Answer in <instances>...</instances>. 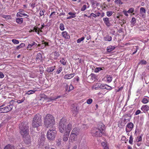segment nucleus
Wrapping results in <instances>:
<instances>
[{
    "instance_id": "nucleus-42",
    "label": "nucleus",
    "mask_w": 149,
    "mask_h": 149,
    "mask_svg": "<svg viewBox=\"0 0 149 149\" xmlns=\"http://www.w3.org/2000/svg\"><path fill=\"white\" fill-rule=\"evenodd\" d=\"M36 91V90H30L27 92L26 94L28 95L34 93Z\"/></svg>"
},
{
    "instance_id": "nucleus-6",
    "label": "nucleus",
    "mask_w": 149,
    "mask_h": 149,
    "mask_svg": "<svg viewBox=\"0 0 149 149\" xmlns=\"http://www.w3.org/2000/svg\"><path fill=\"white\" fill-rule=\"evenodd\" d=\"M134 125L132 122L128 123L126 127V132H129L133 129L134 127Z\"/></svg>"
},
{
    "instance_id": "nucleus-29",
    "label": "nucleus",
    "mask_w": 149,
    "mask_h": 149,
    "mask_svg": "<svg viewBox=\"0 0 149 149\" xmlns=\"http://www.w3.org/2000/svg\"><path fill=\"white\" fill-rule=\"evenodd\" d=\"M4 149H15V148L13 146L8 144L5 147Z\"/></svg>"
},
{
    "instance_id": "nucleus-60",
    "label": "nucleus",
    "mask_w": 149,
    "mask_h": 149,
    "mask_svg": "<svg viewBox=\"0 0 149 149\" xmlns=\"http://www.w3.org/2000/svg\"><path fill=\"white\" fill-rule=\"evenodd\" d=\"M60 96H58L57 97H51L50 99H51V100H56V99L60 98Z\"/></svg>"
},
{
    "instance_id": "nucleus-8",
    "label": "nucleus",
    "mask_w": 149,
    "mask_h": 149,
    "mask_svg": "<svg viewBox=\"0 0 149 149\" xmlns=\"http://www.w3.org/2000/svg\"><path fill=\"white\" fill-rule=\"evenodd\" d=\"M45 136L44 134H42L40 139V144L39 146H42L45 144Z\"/></svg>"
},
{
    "instance_id": "nucleus-44",
    "label": "nucleus",
    "mask_w": 149,
    "mask_h": 149,
    "mask_svg": "<svg viewBox=\"0 0 149 149\" xmlns=\"http://www.w3.org/2000/svg\"><path fill=\"white\" fill-rule=\"evenodd\" d=\"M102 70V68H97L95 69V72H98L99 71H101Z\"/></svg>"
},
{
    "instance_id": "nucleus-4",
    "label": "nucleus",
    "mask_w": 149,
    "mask_h": 149,
    "mask_svg": "<svg viewBox=\"0 0 149 149\" xmlns=\"http://www.w3.org/2000/svg\"><path fill=\"white\" fill-rule=\"evenodd\" d=\"M56 135V132L55 127H50L47 131V137L49 140H54Z\"/></svg>"
},
{
    "instance_id": "nucleus-64",
    "label": "nucleus",
    "mask_w": 149,
    "mask_h": 149,
    "mask_svg": "<svg viewBox=\"0 0 149 149\" xmlns=\"http://www.w3.org/2000/svg\"><path fill=\"white\" fill-rule=\"evenodd\" d=\"M4 77V74L1 72H0V78H3Z\"/></svg>"
},
{
    "instance_id": "nucleus-31",
    "label": "nucleus",
    "mask_w": 149,
    "mask_h": 149,
    "mask_svg": "<svg viewBox=\"0 0 149 149\" xmlns=\"http://www.w3.org/2000/svg\"><path fill=\"white\" fill-rule=\"evenodd\" d=\"M60 62L63 65H65L66 64L67 61L64 58H62V59L60 61Z\"/></svg>"
},
{
    "instance_id": "nucleus-18",
    "label": "nucleus",
    "mask_w": 149,
    "mask_h": 149,
    "mask_svg": "<svg viewBox=\"0 0 149 149\" xmlns=\"http://www.w3.org/2000/svg\"><path fill=\"white\" fill-rule=\"evenodd\" d=\"M62 36L66 39H69L70 38V36L66 31L62 32Z\"/></svg>"
},
{
    "instance_id": "nucleus-2",
    "label": "nucleus",
    "mask_w": 149,
    "mask_h": 149,
    "mask_svg": "<svg viewBox=\"0 0 149 149\" xmlns=\"http://www.w3.org/2000/svg\"><path fill=\"white\" fill-rule=\"evenodd\" d=\"M45 124L47 128L54 127L55 121L54 117L50 114H47L45 116L44 120Z\"/></svg>"
},
{
    "instance_id": "nucleus-25",
    "label": "nucleus",
    "mask_w": 149,
    "mask_h": 149,
    "mask_svg": "<svg viewBox=\"0 0 149 149\" xmlns=\"http://www.w3.org/2000/svg\"><path fill=\"white\" fill-rule=\"evenodd\" d=\"M107 82L109 83L111 82L112 80V77L110 75H107L106 77Z\"/></svg>"
},
{
    "instance_id": "nucleus-57",
    "label": "nucleus",
    "mask_w": 149,
    "mask_h": 149,
    "mask_svg": "<svg viewBox=\"0 0 149 149\" xmlns=\"http://www.w3.org/2000/svg\"><path fill=\"white\" fill-rule=\"evenodd\" d=\"M56 12H52L50 15L49 17L50 18H53L54 17V15H55Z\"/></svg>"
},
{
    "instance_id": "nucleus-45",
    "label": "nucleus",
    "mask_w": 149,
    "mask_h": 149,
    "mask_svg": "<svg viewBox=\"0 0 149 149\" xmlns=\"http://www.w3.org/2000/svg\"><path fill=\"white\" fill-rule=\"evenodd\" d=\"M84 39V37H82L81 38H79L77 40V43H80L81 41L83 40Z\"/></svg>"
},
{
    "instance_id": "nucleus-61",
    "label": "nucleus",
    "mask_w": 149,
    "mask_h": 149,
    "mask_svg": "<svg viewBox=\"0 0 149 149\" xmlns=\"http://www.w3.org/2000/svg\"><path fill=\"white\" fill-rule=\"evenodd\" d=\"M42 149H49V146L48 145H46L45 146H44V145L42 146Z\"/></svg>"
},
{
    "instance_id": "nucleus-63",
    "label": "nucleus",
    "mask_w": 149,
    "mask_h": 149,
    "mask_svg": "<svg viewBox=\"0 0 149 149\" xmlns=\"http://www.w3.org/2000/svg\"><path fill=\"white\" fill-rule=\"evenodd\" d=\"M141 113V111L139 110H138L136 111L135 113V115H137Z\"/></svg>"
},
{
    "instance_id": "nucleus-35",
    "label": "nucleus",
    "mask_w": 149,
    "mask_h": 149,
    "mask_svg": "<svg viewBox=\"0 0 149 149\" xmlns=\"http://www.w3.org/2000/svg\"><path fill=\"white\" fill-rule=\"evenodd\" d=\"M147 61L144 60H141L140 62L138 64L140 65H146L147 64Z\"/></svg>"
},
{
    "instance_id": "nucleus-62",
    "label": "nucleus",
    "mask_w": 149,
    "mask_h": 149,
    "mask_svg": "<svg viewBox=\"0 0 149 149\" xmlns=\"http://www.w3.org/2000/svg\"><path fill=\"white\" fill-rule=\"evenodd\" d=\"M135 47H136L135 51L132 53V55L136 53L137 52L138 50L139 49V47L138 46H135Z\"/></svg>"
},
{
    "instance_id": "nucleus-43",
    "label": "nucleus",
    "mask_w": 149,
    "mask_h": 149,
    "mask_svg": "<svg viewBox=\"0 0 149 149\" xmlns=\"http://www.w3.org/2000/svg\"><path fill=\"white\" fill-rule=\"evenodd\" d=\"M114 2L117 4H122L123 3L121 0H115Z\"/></svg>"
},
{
    "instance_id": "nucleus-41",
    "label": "nucleus",
    "mask_w": 149,
    "mask_h": 149,
    "mask_svg": "<svg viewBox=\"0 0 149 149\" xmlns=\"http://www.w3.org/2000/svg\"><path fill=\"white\" fill-rule=\"evenodd\" d=\"M54 58L56 59L59 56V53L56 52H54Z\"/></svg>"
},
{
    "instance_id": "nucleus-40",
    "label": "nucleus",
    "mask_w": 149,
    "mask_h": 149,
    "mask_svg": "<svg viewBox=\"0 0 149 149\" xmlns=\"http://www.w3.org/2000/svg\"><path fill=\"white\" fill-rule=\"evenodd\" d=\"M37 45V44L35 42H33L31 44H29L28 45V46L27 47V49H28V48L30 47H31L33 46V45Z\"/></svg>"
},
{
    "instance_id": "nucleus-7",
    "label": "nucleus",
    "mask_w": 149,
    "mask_h": 149,
    "mask_svg": "<svg viewBox=\"0 0 149 149\" xmlns=\"http://www.w3.org/2000/svg\"><path fill=\"white\" fill-rule=\"evenodd\" d=\"M15 102L13 100H11L9 103H8V104L7 106H6V109L7 110V111L9 112L11 111L14 106V103Z\"/></svg>"
},
{
    "instance_id": "nucleus-48",
    "label": "nucleus",
    "mask_w": 149,
    "mask_h": 149,
    "mask_svg": "<svg viewBox=\"0 0 149 149\" xmlns=\"http://www.w3.org/2000/svg\"><path fill=\"white\" fill-rule=\"evenodd\" d=\"M121 140L122 141H125V142L126 143V141H128V139L125 136H122L121 137Z\"/></svg>"
},
{
    "instance_id": "nucleus-26",
    "label": "nucleus",
    "mask_w": 149,
    "mask_h": 149,
    "mask_svg": "<svg viewBox=\"0 0 149 149\" xmlns=\"http://www.w3.org/2000/svg\"><path fill=\"white\" fill-rule=\"evenodd\" d=\"M38 126H40L42 125V120L41 119V117L40 115L38 116Z\"/></svg>"
},
{
    "instance_id": "nucleus-14",
    "label": "nucleus",
    "mask_w": 149,
    "mask_h": 149,
    "mask_svg": "<svg viewBox=\"0 0 149 149\" xmlns=\"http://www.w3.org/2000/svg\"><path fill=\"white\" fill-rule=\"evenodd\" d=\"M146 10L143 7H141L140 9V13L143 17H145L146 16Z\"/></svg>"
},
{
    "instance_id": "nucleus-53",
    "label": "nucleus",
    "mask_w": 149,
    "mask_h": 149,
    "mask_svg": "<svg viewBox=\"0 0 149 149\" xmlns=\"http://www.w3.org/2000/svg\"><path fill=\"white\" fill-rule=\"evenodd\" d=\"M142 140V137L141 136H140L137 137L136 141L137 142H139L141 141Z\"/></svg>"
},
{
    "instance_id": "nucleus-22",
    "label": "nucleus",
    "mask_w": 149,
    "mask_h": 149,
    "mask_svg": "<svg viewBox=\"0 0 149 149\" xmlns=\"http://www.w3.org/2000/svg\"><path fill=\"white\" fill-rule=\"evenodd\" d=\"M125 117L126 118L124 119V121H129L131 119V115L130 114H127L124 115Z\"/></svg>"
},
{
    "instance_id": "nucleus-15",
    "label": "nucleus",
    "mask_w": 149,
    "mask_h": 149,
    "mask_svg": "<svg viewBox=\"0 0 149 149\" xmlns=\"http://www.w3.org/2000/svg\"><path fill=\"white\" fill-rule=\"evenodd\" d=\"M68 14L70 16L67 18V19H70L74 18L76 17V13L75 12H70L68 13Z\"/></svg>"
},
{
    "instance_id": "nucleus-23",
    "label": "nucleus",
    "mask_w": 149,
    "mask_h": 149,
    "mask_svg": "<svg viewBox=\"0 0 149 149\" xmlns=\"http://www.w3.org/2000/svg\"><path fill=\"white\" fill-rule=\"evenodd\" d=\"M115 47L114 46L110 45L107 48V51L108 52H110L113 50L115 49Z\"/></svg>"
},
{
    "instance_id": "nucleus-24",
    "label": "nucleus",
    "mask_w": 149,
    "mask_h": 149,
    "mask_svg": "<svg viewBox=\"0 0 149 149\" xmlns=\"http://www.w3.org/2000/svg\"><path fill=\"white\" fill-rule=\"evenodd\" d=\"M56 67L55 66H53L51 67H48L47 68V71L48 72H53L55 69Z\"/></svg>"
},
{
    "instance_id": "nucleus-20",
    "label": "nucleus",
    "mask_w": 149,
    "mask_h": 149,
    "mask_svg": "<svg viewBox=\"0 0 149 149\" xmlns=\"http://www.w3.org/2000/svg\"><path fill=\"white\" fill-rule=\"evenodd\" d=\"M5 105L4 104H3L0 106V113H7L8 112L6 109V107H3Z\"/></svg>"
},
{
    "instance_id": "nucleus-55",
    "label": "nucleus",
    "mask_w": 149,
    "mask_h": 149,
    "mask_svg": "<svg viewBox=\"0 0 149 149\" xmlns=\"http://www.w3.org/2000/svg\"><path fill=\"white\" fill-rule=\"evenodd\" d=\"M86 6L85 5H84L81 9V11H84L86 10Z\"/></svg>"
},
{
    "instance_id": "nucleus-58",
    "label": "nucleus",
    "mask_w": 149,
    "mask_h": 149,
    "mask_svg": "<svg viewBox=\"0 0 149 149\" xmlns=\"http://www.w3.org/2000/svg\"><path fill=\"white\" fill-rule=\"evenodd\" d=\"M91 16H93L95 18H96L97 17V15L93 13H92L90 15L88 16V17L90 18Z\"/></svg>"
},
{
    "instance_id": "nucleus-52",
    "label": "nucleus",
    "mask_w": 149,
    "mask_h": 149,
    "mask_svg": "<svg viewBox=\"0 0 149 149\" xmlns=\"http://www.w3.org/2000/svg\"><path fill=\"white\" fill-rule=\"evenodd\" d=\"M134 8H130L127 11V12L128 13H132L134 11Z\"/></svg>"
},
{
    "instance_id": "nucleus-32",
    "label": "nucleus",
    "mask_w": 149,
    "mask_h": 149,
    "mask_svg": "<svg viewBox=\"0 0 149 149\" xmlns=\"http://www.w3.org/2000/svg\"><path fill=\"white\" fill-rule=\"evenodd\" d=\"M42 57L41 54L39 53L38 54V61L40 62H42Z\"/></svg>"
},
{
    "instance_id": "nucleus-51",
    "label": "nucleus",
    "mask_w": 149,
    "mask_h": 149,
    "mask_svg": "<svg viewBox=\"0 0 149 149\" xmlns=\"http://www.w3.org/2000/svg\"><path fill=\"white\" fill-rule=\"evenodd\" d=\"M92 99L91 98H89L87 100L86 102L88 104H90L92 103Z\"/></svg>"
},
{
    "instance_id": "nucleus-12",
    "label": "nucleus",
    "mask_w": 149,
    "mask_h": 149,
    "mask_svg": "<svg viewBox=\"0 0 149 149\" xmlns=\"http://www.w3.org/2000/svg\"><path fill=\"white\" fill-rule=\"evenodd\" d=\"M103 20L104 23L107 27H109L110 26L111 24L110 23L109 19L108 18L104 17L103 18Z\"/></svg>"
},
{
    "instance_id": "nucleus-36",
    "label": "nucleus",
    "mask_w": 149,
    "mask_h": 149,
    "mask_svg": "<svg viewBox=\"0 0 149 149\" xmlns=\"http://www.w3.org/2000/svg\"><path fill=\"white\" fill-rule=\"evenodd\" d=\"M25 46V44L24 43H21L20 45L18 46H17L16 47V49H19Z\"/></svg>"
},
{
    "instance_id": "nucleus-50",
    "label": "nucleus",
    "mask_w": 149,
    "mask_h": 149,
    "mask_svg": "<svg viewBox=\"0 0 149 149\" xmlns=\"http://www.w3.org/2000/svg\"><path fill=\"white\" fill-rule=\"evenodd\" d=\"M119 23L121 24V25L122 26L124 24H125L126 22V21H123V20L121 19H119Z\"/></svg>"
},
{
    "instance_id": "nucleus-39",
    "label": "nucleus",
    "mask_w": 149,
    "mask_h": 149,
    "mask_svg": "<svg viewBox=\"0 0 149 149\" xmlns=\"http://www.w3.org/2000/svg\"><path fill=\"white\" fill-rule=\"evenodd\" d=\"M131 24L134 25L136 23V19L135 17H133L130 22Z\"/></svg>"
},
{
    "instance_id": "nucleus-56",
    "label": "nucleus",
    "mask_w": 149,
    "mask_h": 149,
    "mask_svg": "<svg viewBox=\"0 0 149 149\" xmlns=\"http://www.w3.org/2000/svg\"><path fill=\"white\" fill-rule=\"evenodd\" d=\"M74 88V87L71 84L69 86V89L68 90V91L70 92Z\"/></svg>"
},
{
    "instance_id": "nucleus-54",
    "label": "nucleus",
    "mask_w": 149,
    "mask_h": 149,
    "mask_svg": "<svg viewBox=\"0 0 149 149\" xmlns=\"http://www.w3.org/2000/svg\"><path fill=\"white\" fill-rule=\"evenodd\" d=\"M77 108L76 107L74 109V111H73L72 112L73 114H74V116H75L77 113L78 112L77 110Z\"/></svg>"
},
{
    "instance_id": "nucleus-46",
    "label": "nucleus",
    "mask_w": 149,
    "mask_h": 149,
    "mask_svg": "<svg viewBox=\"0 0 149 149\" xmlns=\"http://www.w3.org/2000/svg\"><path fill=\"white\" fill-rule=\"evenodd\" d=\"M59 28L61 30H63L64 29V24L62 23H61L60 25Z\"/></svg>"
},
{
    "instance_id": "nucleus-49",
    "label": "nucleus",
    "mask_w": 149,
    "mask_h": 149,
    "mask_svg": "<svg viewBox=\"0 0 149 149\" xmlns=\"http://www.w3.org/2000/svg\"><path fill=\"white\" fill-rule=\"evenodd\" d=\"M133 138L132 135H131L129 141V143L130 144H132L133 143Z\"/></svg>"
},
{
    "instance_id": "nucleus-19",
    "label": "nucleus",
    "mask_w": 149,
    "mask_h": 149,
    "mask_svg": "<svg viewBox=\"0 0 149 149\" xmlns=\"http://www.w3.org/2000/svg\"><path fill=\"white\" fill-rule=\"evenodd\" d=\"M42 44H38V47H40L41 48H44L46 46L48 45L47 42H45L44 40L41 42Z\"/></svg>"
},
{
    "instance_id": "nucleus-5",
    "label": "nucleus",
    "mask_w": 149,
    "mask_h": 149,
    "mask_svg": "<svg viewBox=\"0 0 149 149\" xmlns=\"http://www.w3.org/2000/svg\"><path fill=\"white\" fill-rule=\"evenodd\" d=\"M102 132L101 130H100L99 129L96 127L92 130L91 134L93 136L100 137L102 136Z\"/></svg>"
},
{
    "instance_id": "nucleus-11",
    "label": "nucleus",
    "mask_w": 149,
    "mask_h": 149,
    "mask_svg": "<svg viewBox=\"0 0 149 149\" xmlns=\"http://www.w3.org/2000/svg\"><path fill=\"white\" fill-rule=\"evenodd\" d=\"M100 87L101 88L106 89L109 90H111L112 89L111 86L106 84H101L100 86Z\"/></svg>"
},
{
    "instance_id": "nucleus-33",
    "label": "nucleus",
    "mask_w": 149,
    "mask_h": 149,
    "mask_svg": "<svg viewBox=\"0 0 149 149\" xmlns=\"http://www.w3.org/2000/svg\"><path fill=\"white\" fill-rule=\"evenodd\" d=\"M104 40L108 41H111L112 40V37L108 36H106L104 38Z\"/></svg>"
},
{
    "instance_id": "nucleus-37",
    "label": "nucleus",
    "mask_w": 149,
    "mask_h": 149,
    "mask_svg": "<svg viewBox=\"0 0 149 149\" xmlns=\"http://www.w3.org/2000/svg\"><path fill=\"white\" fill-rule=\"evenodd\" d=\"M149 101V99H147L146 98H144L143 99L142 102L144 104L148 103Z\"/></svg>"
},
{
    "instance_id": "nucleus-16",
    "label": "nucleus",
    "mask_w": 149,
    "mask_h": 149,
    "mask_svg": "<svg viewBox=\"0 0 149 149\" xmlns=\"http://www.w3.org/2000/svg\"><path fill=\"white\" fill-rule=\"evenodd\" d=\"M74 76V74H67L64 76V78L65 79H70L72 78Z\"/></svg>"
},
{
    "instance_id": "nucleus-1",
    "label": "nucleus",
    "mask_w": 149,
    "mask_h": 149,
    "mask_svg": "<svg viewBox=\"0 0 149 149\" xmlns=\"http://www.w3.org/2000/svg\"><path fill=\"white\" fill-rule=\"evenodd\" d=\"M66 120L64 118H62L59 124V130L61 133L64 132V134L63 136V140L65 141L68 140L69 135L70 131L72 128V125L70 123L66 125Z\"/></svg>"
},
{
    "instance_id": "nucleus-13",
    "label": "nucleus",
    "mask_w": 149,
    "mask_h": 149,
    "mask_svg": "<svg viewBox=\"0 0 149 149\" xmlns=\"http://www.w3.org/2000/svg\"><path fill=\"white\" fill-rule=\"evenodd\" d=\"M97 128L99 129L100 130H101V131L103 132L105 126L102 123H99L97 125Z\"/></svg>"
},
{
    "instance_id": "nucleus-59",
    "label": "nucleus",
    "mask_w": 149,
    "mask_h": 149,
    "mask_svg": "<svg viewBox=\"0 0 149 149\" xmlns=\"http://www.w3.org/2000/svg\"><path fill=\"white\" fill-rule=\"evenodd\" d=\"M62 67H61L59 68L56 71L57 73L59 74V73H60L62 71Z\"/></svg>"
},
{
    "instance_id": "nucleus-38",
    "label": "nucleus",
    "mask_w": 149,
    "mask_h": 149,
    "mask_svg": "<svg viewBox=\"0 0 149 149\" xmlns=\"http://www.w3.org/2000/svg\"><path fill=\"white\" fill-rule=\"evenodd\" d=\"M2 17L6 19H8L11 18V16L10 15H2Z\"/></svg>"
},
{
    "instance_id": "nucleus-30",
    "label": "nucleus",
    "mask_w": 149,
    "mask_h": 149,
    "mask_svg": "<svg viewBox=\"0 0 149 149\" xmlns=\"http://www.w3.org/2000/svg\"><path fill=\"white\" fill-rule=\"evenodd\" d=\"M77 136L75 134L71 132V134L70 135L69 139H70L71 140H74V138L76 136Z\"/></svg>"
},
{
    "instance_id": "nucleus-28",
    "label": "nucleus",
    "mask_w": 149,
    "mask_h": 149,
    "mask_svg": "<svg viewBox=\"0 0 149 149\" xmlns=\"http://www.w3.org/2000/svg\"><path fill=\"white\" fill-rule=\"evenodd\" d=\"M16 21L18 24H21L23 22V19L22 18H17L16 19Z\"/></svg>"
},
{
    "instance_id": "nucleus-3",
    "label": "nucleus",
    "mask_w": 149,
    "mask_h": 149,
    "mask_svg": "<svg viewBox=\"0 0 149 149\" xmlns=\"http://www.w3.org/2000/svg\"><path fill=\"white\" fill-rule=\"evenodd\" d=\"M19 127L20 133L22 136L29 134V126L27 123L25 122L19 124Z\"/></svg>"
},
{
    "instance_id": "nucleus-47",
    "label": "nucleus",
    "mask_w": 149,
    "mask_h": 149,
    "mask_svg": "<svg viewBox=\"0 0 149 149\" xmlns=\"http://www.w3.org/2000/svg\"><path fill=\"white\" fill-rule=\"evenodd\" d=\"M12 42L14 44H18L19 43V41L18 40L13 39L12 40Z\"/></svg>"
},
{
    "instance_id": "nucleus-10",
    "label": "nucleus",
    "mask_w": 149,
    "mask_h": 149,
    "mask_svg": "<svg viewBox=\"0 0 149 149\" xmlns=\"http://www.w3.org/2000/svg\"><path fill=\"white\" fill-rule=\"evenodd\" d=\"M23 137L24 141L26 143L28 144L30 143L31 141L29 134H27L26 135H24Z\"/></svg>"
},
{
    "instance_id": "nucleus-34",
    "label": "nucleus",
    "mask_w": 149,
    "mask_h": 149,
    "mask_svg": "<svg viewBox=\"0 0 149 149\" xmlns=\"http://www.w3.org/2000/svg\"><path fill=\"white\" fill-rule=\"evenodd\" d=\"M114 12L112 11H108L106 12V14L107 16L110 17L112 15Z\"/></svg>"
},
{
    "instance_id": "nucleus-27",
    "label": "nucleus",
    "mask_w": 149,
    "mask_h": 149,
    "mask_svg": "<svg viewBox=\"0 0 149 149\" xmlns=\"http://www.w3.org/2000/svg\"><path fill=\"white\" fill-rule=\"evenodd\" d=\"M39 69L40 73L42 74L44 71V65L43 64L40 65L39 66Z\"/></svg>"
},
{
    "instance_id": "nucleus-17",
    "label": "nucleus",
    "mask_w": 149,
    "mask_h": 149,
    "mask_svg": "<svg viewBox=\"0 0 149 149\" xmlns=\"http://www.w3.org/2000/svg\"><path fill=\"white\" fill-rule=\"evenodd\" d=\"M141 109L145 112L149 110V106L147 105H143L141 107Z\"/></svg>"
},
{
    "instance_id": "nucleus-21",
    "label": "nucleus",
    "mask_w": 149,
    "mask_h": 149,
    "mask_svg": "<svg viewBox=\"0 0 149 149\" xmlns=\"http://www.w3.org/2000/svg\"><path fill=\"white\" fill-rule=\"evenodd\" d=\"M79 130L78 128L76 127L74 128L72 130L71 132L73 133V134H75L77 136L79 133Z\"/></svg>"
},
{
    "instance_id": "nucleus-9",
    "label": "nucleus",
    "mask_w": 149,
    "mask_h": 149,
    "mask_svg": "<svg viewBox=\"0 0 149 149\" xmlns=\"http://www.w3.org/2000/svg\"><path fill=\"white\" fill-rule=\"evenodd\" d=\"M37 115H36L34 117L32 123V126L33 127L35 128L36 127V128H37Z\"/></svg>"
}]
</instances>
